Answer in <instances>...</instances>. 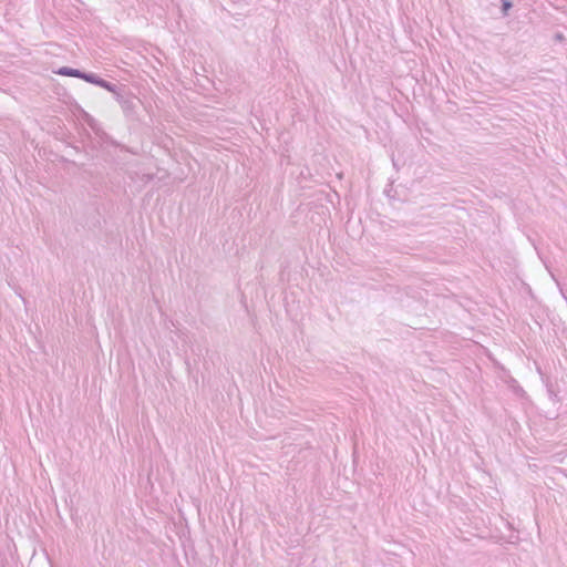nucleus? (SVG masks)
<instances>
[{"label":"nucleus","instance_id":"3","mask_svg":"<svg viewBox=\"0 0 567 567\" xmlns=\"http://www.w3.org/2000/svg\"><path fill=\"white\" fill-rule=\"evenodd\" d=\"M97 86H100L115 95L116 93H118L120 90H123L124 84L117 85L115 83L109 82L101 78Z\"/></svg>","mask_w":567,"mask_h":567},{"label":"nucleus","instance_id":"1","mask_svg":"<svg viewBox=\"0 0 567 567\" xmlns=\"http://www.w3.org/2000/svg\"><path fill=\"white\" fill-rule=\"evenodd\" d=\"M114 97L121 105L124 115L128 118H133L136 109V97L127 91L126 85H124L123 90H120Z\"/></svg>","mask_w":567,"mask_h":567},{"label":"nucleus","instance_id":"5","mask_svg":"<svg viewBox=\"0 0 567 567\" xmlns=\"http://www.w3.org/2000/svg\"><path fill=\"white\" fill-rule=\"evenodd\" d=\"M501 11L503 16H507L508 11L513 8V2L511 0H501Z\"/></svg>","mask_w":567,"mask_h":567},{"label":"nucleus","instance_id":"2","mask_svg":"<svg viewBox=\"0 0 567 567\" xmlns=\"http://www.w3.org/2000/svg\"><path fill=\"white\" fill-rule=\"evenodd\" d=\"M83 72L84 71H82L80 69H74L71 66H61L55 73L59 75H63V76H72V78L82 79Z\"/></svg>","mask_w":567,"mask_h":567},{"label":"nucleus","instance_id":"4","mask_svg":"<svg viewBox=\"0 0 567 567\" xmlns=\"http://www.w3.org/2000/svg\"><path fill=\"white\" fill-rule=\"evenodd\" d=\"M82 80H84L87 83H91V84H94V85H99L101 76H99L97 74H95L93 72H85L84 71L83 75H82Z\"/></svg>","mask_w":567,"mask_h":567}]
</instances>
